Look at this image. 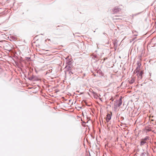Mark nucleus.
<instances>
[{"label":"nucleus","instance_id":"nucleus-1","mask_svg":"<svg viewBox=\"0 0 156 156\" xmlns=\"http://www.w3.org/2000/svg\"><path fill=\"white\" fill-rule=\"evenodd\" d=\"M122 96H120L119 98V100L118 101L116 100V103L118 102H119V103L118 104V105H115V107H116L117 106L118 107H120L122 105Z\"/></svg>","mask_w":156,"mask_h":156},{"label":"nucleus","instance_id":"nucleus-2","mask_svg":"<svg viewBox=\"0 0 156 156\" xmlns=\"http://www.w3.org/2000/svg\"><path fill=\"white\" fill-rule=\"evenodd\" d=\"M120 10V9L118 7H115L112 10L114 13H116L119 12Z\"/></svg>","mask_w":156,"mask_h":156},{"label":"nucleus","instance_id":"nucleus-3","mask_svg":"<svg viewBox=\"0 0 156 156\" xmlns=\"http://www.w3.org/2000/svg\"><path fill=\"white\" fill-rule=\"evenodd\" d=\"M92 94L94 98L96 99H97L98 98H99V96H100L99 94H98L97 93H95L94 92H93Z\"/></svg>","mask_w":156,"mask_h":156},{"label":"nucleus","instance_id":"nucleus-4","mask_svg":"<svg viewBox=\"0 0 156 156\" xmlns=\"http://www.w3.org/2000/svg\"><path fill=\"white\" fill-rule=\"evenodd\" d=\"M111 117L110 114H108L106 118V121L107 122H109V121L111 119Z\"/></svg>","mask_w":156,"mask_h":156},{"label":"nucleus","instance_id":"nucleus-5","mask_svg":"<svg viewBox=\"0 0 156 156\" xmlns=\"http://www.w3.org/2000/svg\"><path fill=\"white\" fill-rule=\"evenodd\" d=\"M143 73V71H141L139 73L138 75H137L139 79H140L142 78V76Z\"/></svg>","mask_w":156,"mask_h":156},{"label":"nucleus","instance_id":"nucleus-6","mask_svg":"<svg viewBox=\"0 0 156 156\" xmlns=\"http://www.w3.org/2000/svg\"><path fill=\"white\" fill-rule=\"evenodd\" d=\"M135 81V78L134 77H132L130 80H129V83L130 84L133 83Z\"/></svg>","mask_w":156,"mask_h":156},{"label":"nucleus","instance_id":"nucleus-7","mask_svg":"<svg viewBox=\"0 0 156 156\" xmlns=\"http://www.w3.org/2000/svg\"><path fill=\"white\" fill-rule=\"evenodd\" d=\"M147 142L146 141H144L142 140L140 142V146H142L144 144H146Z\"/></svg>","mask_w":156,"mask_h":156},{"label":"nucleus","instance_id":"nucleus-8","mask_svg":"<svg viewBox=\"0 0 156 156\" xmlns=\"http://www.w3.org/2000/svg\"><path fill=\"white\" fill-rule=\"evenodd\" d=\"M140 71H139V70L137 69H136L134 72V73L135 74H136V75H138V74H139V73H140Z\"/></svg>","mask_w":156,"mask_h":156},{"label":"nucleus","instance_id":"nucleus-9","mask_svg":"<svg viewBox=\"0 0 156 156\" xmlns=\"http://www.w3.org/2000/svg\"><path fill=\"white\" fill-rule=\"evenodd\" d=\"M149 139V137L147 136H146L145 138L142 140L144 141H146L147 140Z\"/></svg>","mask_w":156,"mask_h":156},{"label":"nucleus","instance_id":"nucleus-10","mask_svg":"<svg viewBox=\"0 0 156 156\" xmlns=\"http://www.w3.org/2000/svg\"><path fill=\"white\" fill-rule=\"evenodd\" d=\"M140 66H138L137 67L136 69L139 70H140Z\"/></svg>","mask_w":156,"mask_h":156},{"label":"nucleus","instance_id":"nucleus-11","mask_svg":"<svg viewBox=\"0 0 156 156\" xmlns=\"http://www.w3.org/2000/svg\"><path fill=\"white\" fill-rule=\"evenodd\" d=\"M137 65L138 66H141V64L139 62H137Z\"/></svg>","mask_w":156,"mask_h":156},{"label":"nucleus","instance_id":"nucleus-12","mask_svg":"<svg viewBox=\"0 0 156 156\" xmlns=\"http://www.w3.org/2000/svg\"><path fill=\"white\" fill-rule=\"evenodd\" d=\"M92 58L94 59H95V58H97V55H94L92 57Z\"/></svg>","mask_w":156,"mask_h":156},{"label":"nucleus","instance_id":"nucleus-13","mask_svg":"<svg viewBox=\"0 0 156 156\" xmlns=\"http://www.w3.org/2000/svg\"><path fill=\"white\" fill-rule=\"evenodd\" d=\"M86 123H85V122H83V123H82L83 126H86V125H85Z\"/></svg>","mask_w":156,"mask_h":156},{"label":"nucleus","instance_id":"nucleus-14","mask_svg":"<svg viewBox=\"0 0 156 156\" xmlns=\"http://www.w3.org/2000/svg\"><path fill=\"white\" fill-rule=\"evenodd\" d=\"M89 92H91V93H92H92H93V92H94V91H93V90H91V89H89Z\"/></svg>","mask_w":156,"mask_h":156},{"label":"nucleus","instance_id":"nucleus-15","mask_svg":"<svg viewBox=\"0 0 156 156\" xmlns=\"http://www.w3.org/2000/svg\"><path fill=\"white\" fill-rule=\"evenodd\" d=\"M85 140H86L87 141H88V139H87V137L86 138V139H85L84 140V142L85 141Z\"/></svg>","mask_w":156,"mask_h":156},{"label":"nucleus","instance_id":"nucleus-16","mask_svg":"<svg viewBox=\"0 0 156 156\" xmlns=\"http://www.w3.org/2000/svg\"><path fill=\"white\" fill-rule=\"evenodd\" d=\"M88 104H89V103H88ZM90 105H89V104H88V106H90Z\"/></svg>","mask_w":156,"mask_h":156},{"label":"nucleus","instance_id":"nucleus-17","mask_svg":"<svg viewBox=\"0 0 156 156\" xmlns=\"http://www.w3.org/2000/svg\"><path fill=\"white\" fill-rule=\"evenodd\" d=\"M88 121H89V120L90 119H89V118H88Z\"/></svg>","mask_w":156,"mask_h":156},{"label":"nucleus","instance_id":"nucleus-18","mask_svg":"<svg viewBox=\"0 0 156 156\" xmlns=\"http://www.w3.org/2000/svg\"><path fill=\"white\" fill-rule=\"evenodd\" d=\"M88 94L89 95H90V94H89V93H88Z\"/></svg>","mask_w":156,"mask_h":156}]
</instances>
